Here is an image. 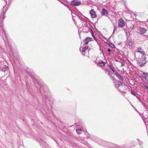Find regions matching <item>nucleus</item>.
<instances>
[{
    "mask_svg": "<svg viewBox=\"0 0 148 148\" xmlns=\"http://www.w3.org/2000/svg\"><path fill=\"white\" fill-rule=\"evenodd\" d=\"M82 26H83V30L85 32H88L89 31V28L88 27L86 21H83L82 22Z\"/></svg>",
    "mask_w": 148,
    "mask_h": 148,
    "instance_id": "nucleus-1",
    "label": "nucleus"
},
{
    "mask_svg": "<svg viewBox=\"0 0 148 148\" xmlns=\"http://www.w3.org/2000/svg\"><path fill=\"white\" fill-rule=\"evenodd\" d=\"M146 63V60L145 58H140L138 60V64L140 66H144Z\"/></svg>",
    "mask_w": 148,
    "mask_h": 148,
    "instance_id": "nucleus-2",
    "label": "nucleus"
},
{
    "mask_svg": "<svg viewBox=\"0 0 148 148\" xmlns=\"http://www.w3.org/2000/svg\"><path fill=\"white\" fill-rule=\"evenodd\" d=\"M125 23L122 18H120L118 21V26L120 27H123L125 25Z\"/></svg>",
    "mask_w": 148,
    "mask_h": 148,
    "instance_id": "nucleus-3",
    "label": "nucleus"
},
{
    "mask_svg": "<svg viewBox=\"0 0 148 148\" xmlns=\"http://www.w3.org/2000/svg\"><path fill=\"white\" fill-rule=\"evenodd\" d=\"M71 4L73 6H77L81 4V1L78 0H74L71 2Z\"/></svg>",
    "mask_w": 148,
    "mask_h": 148,
    "instance_id": "nucleus-4",
    "label": "nucleus"
},
{
    "mask_svg": "<svg viewBox=\"0 0 148 148\" xmlns=\"http://www.w3.org/2000/svg\"><path fill=\"white\" fill-rule=\"evenodd\" d=\"M147 31L146 29L143 27H140L138 29V33L143 35L145 33H146Z\"/></svg>",
    "mask_w": 148,
    "mask_h": 148,
    "instance_id": "nucleus-5",
    "label": "nucleus"
},
{
    "mask_svg": "<svg viewBox=\"0 0 148 148\" xmlns=\"http://www.w3.org/2000/svg\"><path fill=\"white\" fill-rule=\"evenodd\" d=\"M8 69V67L5 65L3 64L2 67L0 68V71L5 72Z\"/></svg>",
    "mask_w": 148,
    "mask_h": 148,
    "instance_id": "nucleus-6",
    "label": "nucleus"
},
{
    "mask_svg": "<svg viewBox=\"0 0 148 148\" xmlns=\"http://www.w3.org/2000/svg\"><path fill=\"white\" fill-rule=\"evenodd\" d=\"M90 14L92 18H95L96 16V14L95 12L93 9H91L90 11Z\"/></svg>",
    "mask_w": 148,
    "mask_h": 148,
    "instance_id": "nucleus-7",
    "label": "nucleus"
},
{
    "mask_svg": "<svg viewBox=\"0 0 148 148\" xmlns=\"http://www.w3.org/2000/svg\"><path fill=\"white\" fill-rule=\"evenodd\" d=\"M126 44L127 45L130 47L133 44V42H132L131 40L129 39L128 40H127L126 41Z\"/></svg>",
    "mask_w": 148,
    "mask_h": 148,
    "instance_id": "nucleus-8",
    "label": "nucleus"
},
{
    "mask_svg": "<svg viewBox=\"0 0 148 148\" xmlns=\"http://www.w3.org/2000/svg\"><path fill=\"white\" fill-rule=\"evenodd\" d=\"M92 39V38H86L84 40V44L86 45H87L88 43L89 42L91 41Z\"/></svg>",
    "mask_w": 148,
    "mask_h": 148,
    "instance_id": "nucleus-9",
    "label": "nucleus"
},
{
    "mask_svg": "<svg viewBox=\"0 0 148 148\" xmlns=\"http://www.w3.org/2000/svg\"><path fill=\"white\" fill-rule=\"evenodd\" d=\"M102 13L103 15L107 16L108 14L107 10L105 8H103L102 10Z\"/></svg>",
    "mask_w": 148,
    "mask_h": 148,
    "instance_id": "nucleus-10",
    "label": "nucleus"
},
{
    "mask_svg": "<svg viewBox=\"0 0 148 148\" xmlns=\"http://www.w3.org/2000/svg\"><path fill=\"white\" fill-rule=\"evenodd\" d=\"M99 64L101 66H104L106 63L103 62V61H100L99 62Z\"/></svg>",
    "mask_w": 148,
    "mask_h": 148,
    "instance_id": "nucleus-11",
    "label": "nucleus"
},
{
    "mask_svg": "<svg viewBox=\"0 0 148 148\" xmlns=\"http://www.w3.org/2000/svg\"><path fill=\"white\" fill-rule=\"evenodd\" d=\"M137 51L143 54L144 52L143 51L142 48L140 47L138 48L137 50Z\"/></svg>",
    "mask_w": 148,
    "mask_h": 148,
    "instance_id": "nucleus-12",
    "label": "nucleus"
},
{
    "mask_svg": "<svg viewBox=\"0 0 148 148\" xmlns=\"http://www.w3.org/2000/svg\"><path fill=\"white\" fill-rule=\"evenodd\" d=\"M88 47L87 46L84 47L83 48L82 50V52L83 53L86 50L88 49Z\"/></svg>",
    "mask_w": 148,
    "mask_h": 148,
    "instance_id": "nucleus-13",
    "label": "nucleus"
},
{
    "mask_svg": "<svg viewBox=\"0 0 148 148\" xmlns=\"http://www.w3.org/2000/svg\"><path fill=\"white\" fill-rule=\"evenodd\" d=\"M116 76L119 78H120L122 81H123V80L124 79L123 78L119 73L116 75Z\"/></svg>",
    "mask_w": 148,
    "mask_h": 148,
    "instance_id": "nucleus-14",
    "label": "nucleus"
},
{
    "mask_svg": "<svg viewBox=\"0 0 148 148\" xmlns=\"http://www.w3.org/2000/svg\"><path fill=\"white\" fill-rule=\"evenodd\" d=\"M137 140L138 142V143L140 145H142L143 144V142L141 141H140V140L139 139H137Z\"/></svg>",
    "mask_w": 148,
    "mask_h": 148,
    "instance_id": "nucleus-15",
    "label": "nucleus"
},
{
    "mask_svg": "<svg viewBox=\"0 0 148 148\" xmlns=\"http://www.w3.org/2000/svg\"><path fill=\"white\" fill-rule=\"evenodd\" d=\"M76 132L78 134H81L82 133V131L81 130L77 129L76 130Z\"/></svg>",
    "mask_w": 148,
    "mask_h": 148,
    "instance_id": "nucleus-16",
    "label": "nucleus"
},
{
    "mask_svg": "<svg viewBox=\"0 0 148 148\" xmlns=\"http://www.w3.org/2000/svg\"><path fill=\"white\" fill-rule=\"evenodd\" d=\"M109 67L110 68V69L112 71H114V67L112 66L110 64V65H108Z\"/></svg>",
    "mask_w": 148,
    "mask_h": 148,
    "instance_id": "nucleus-17",
    "label": "nucleus"
},
{
    "mask_svg": "<svg viewBox=\"0 0 148 148\" xmlns=\"http://www.w3.org/2000/svg\"><path fill=\"white\" fill-rule=\"evenodd\" d=\"M112 74H113L112 73V72H111V71H110V72H109V73H108V75L109 76H110V77H111L112 76Z\"/></svg>",
    "mask_w": 148,
    "mask_h": 148,
    "instance_id": "nucleus-18",
    "label": "nucleus"
},
{
    "mask_svg": "<svg viewBox=\"0 0 148 148\" xmlns=\"http://www.w3.org/2000/svg\"><path fill=\"white\" fill-rule=\"evenodd\" d=\"M114 73V74L116 75L118 73L117 72V71L116 70H114V71H112Z\"/></svg>",
    "mask_w": 148,
    "mask_h": 148,
    "instance_id": "nucleus-19",
    "label": "nucleus"
},
{
    "mask_svg": "<svg viewBox=\"0 0 148 148\" xmlns=\"http://www.w3.org/2000/svg\"><path fill=\"white\" fill-rule=\"evenodd\" d=\"M3 64V62L0 61V68L2 67Z\"/></svg>",
    "mask_w": 148,
    "mask_h": 148,
    "instance_id": "nucleus-20",
    "label": "nucleus"
},
{
    "mask_svg": "<svg viewBox=\"0 0 148 148\" xmlns=\"http://www.w3.org/2000/svg\"><path fill=\"white\" fill-rule=\"evenodd\" d=\"M131 93L134 96H136V94L133 92L132 90L131 91Z\"/></svg>",
    "mask_w": 148,
    "mask_h": 148,
    "instance_id": "nucleus-21",
    "label": "nucleus"
},
{
    "mask_svg": "<svg viewBox=\"0 0 148 148\" xmlns=\"http://www.w3.org/2000/svg\"><path fill=\"white\" fill-rule=\"evenodd\" d=\"M136 97V98H137L138 99H139V101H140V102L142 103V104L144 106H145V105H144V104H143V103L141 102V100L139 99V97H137V96Z\"/></svg>",
    "mask_w": 148,
    "mask_h": 148,
    "instance_id": "nucleus-22",
    "label": "nucleus"
},
{
    "mask_svg": "<svg viewBox=\"0 0 148 148\" xmlns=\"http://www.w3.org/2000/svg\"><path fill=\"white\" fill-rule=\"evenodd\" d=\"M143 75H146V76H144L145 78L146 79V78H147V77H148V75H146L145 73H143Z\"/></svg>",
    "mask_w": 148,
    "mask_h": 148,
    "instance_id": "nucleus-23",
    "label": "nucleus"
},
{
    "mask_svg": "<svg viewBox=\"0 0 148 148\" xmlns=\"http://www.w3.org/2000/svg\"><path fill=\"white\" fill-rule=\"evenodd\" d=\"M116 86V87H119L120 86V84H115Z\"/></svg>",
    "mask_w": 148,
    "mask_h": 148,
    "instance_id": "nucleus-24",
    "label": "nucleus"
},
{
    "mask_svg": "<svg viewBox=\"0 0 148 148\" xmlns=\"http://www.w3.org/2000/svg\"><path fill=\"white\" fill-rule=\"evenodd\" d=\"M116 30V29L115 27L114 28V30L112 33V34H113L115 31Z\"/></svg>",
    "mask_w": 148,
    "mask_h": 148,
    "instance_id": "nucleus-25",
    "label": "nucleus"
},
{
    "mask_svg": "<svg viewBox=\"0 0 148 148\" xmlns=\"http://www.w3.org/2000/svg\"><path fill=\"white\" fill-rule=\"evenodd\" d=\"M3 33L4 34V35L5 36V37L7 38V35H6L5 31H3Z\"/></svg>",
    "mask_w": 148,
    "mask_h": 148,
    "instance_id": "nucleus-26",
    "label": "nucleus"
},
{
    "mask_svg": "<svg viewBox=\"0 0 148 148\" xmlns=\"http://www.w3.org/2000/svg\"><path fill=\"white\" fill-rule=\"evenodd\" d=\"M144 85L145 88H146L147 89H148V86H147V85L144 84Z\"/></svg>",
    "mask_w": 148,
    "mask_h": 148,
    "instance_id": "nucleus-27",
    "label": "nucleus"
},
{
    "mask_svg": "<svg viewBox=\"0 0 148 148\" xmlns=\"http://www.w3.org/2000/svg\"><path fill=\"white\" fill-rule=\"evenodd\" d=\"M107 51H108V52H110V51H111V49H110L108 48V49H107Z\"/></svg>",
    "mask_w": 148,
    "mask_h": 148,
    "instance_id": "nucleus-28",
    "label": "nucleus"
},
{
    "mask_svg": "<svg viewBox=\"0 0 148 148\" xmlns=\"http://www.w3.org/2000/svg\"><path fill=\"white\" fill-rule=\"evenodd\" d=\"M111 77L112 78V79L113 80H115V81H116V79H114V78L113 77L111 76Z\"/></svg>",
    "mask_w": 148,
    "mask_h": 148,
    "instance_id": "nucleus-29",
    "label": "nucleus"
},
{
    "mask_svg": "<svg viewBox=\"0 0 148 148\" xmlns=\"http://www.w3.org/2000/svg\"><path fill=\"white\" fill-rule=\"evenodd\" d=\"M106 71H107V72H108V73L109 72H110V71L109 69H106Z\"/></svg>",
    "mask_w": 148,
    "mask_h": 148,
    "instance_id": "nucleus-30",
    "label": "nucleus"
},
{
    "mask_svg": "<svg viewBox=\"0 0 148 148\" xmlns=\"http://www.w3.org/2000/svg\"><path fill=\"white\" fill-rule=\"evenodd\" d=\"M28 73L30 76L31 77H32V74L31 73Z\"/></svg>",
    "mask_w": 148,
    "mask_h": 148,
    "instance_id": "nucleus-31",
    "label": "nucleus"
},
{
    "mask_svg": "<svg viewBox=\"0 0 148 148\" xmlns=\"http://www.w3.org/2000/svg\"><path fill=\"white\" fill-rule=\"evenodd\" d=\"M122 83V82H118V84H120V85Z\"/></svg>",
    "mask_w": 148,
    "mask_h": 148,
    "instance_id": "nucleus-32",
    "label": "nucleus"
},
{
    "mask_svg": "<svg viewBox=\"0 0 148 148\" xmlns=\"http://www.w3.org/2000/svg\"><path fill=\"white\" fill-rule=\"evenodd\" d=\"M9 48L11 49V47L10 46H9Z\"/></svg>",
    "mask_w": 148,
    "mask_h": 148,
    "instance_id": "nucleus-33",
    "label": "nucleus"
},
{
    "mask_svg": "<svg viewBox=\"0 0 148 148\" xmlns=\"http://www.w3.org/2000/svg\"><path fill=\"white\" fill-rule=\"evenodd\" d=\"M5 46H6L7 47V45H6V43H5Z\"/></svg>",
    "mask_w": 148,
    "mask_h": 148,
    "instance_id": "nucleus-34",
    "label": "nucleus"
},
{
    "mask_svg": "<svg viewBox=\"0 0 148 148\" xmlns=\"http://www.w3.org/2000/svg\"><path fill=\"white\" fill-rule=\"evenodd\" d=\"M33 80H34V81H35V79H33Z\"/></svg>",
    "mask_w": 148,
    "mask_h": 148,
    "instance_id": "nucleus-35",
    "label": "nucleus"
}]
</instances>
